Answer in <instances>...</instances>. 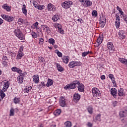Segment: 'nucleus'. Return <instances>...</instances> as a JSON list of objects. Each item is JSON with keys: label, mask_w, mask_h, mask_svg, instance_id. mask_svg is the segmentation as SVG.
Here are the masks:
<instances>
[{"label": "nucleus", "mask_w": 127, "mask_h": 127, "mask_svg": "<svg viewBox=\"0 0 127 127\" xmlns=\"http://www.w3.org/2000/svg\"><path fill=\"white\" fill-rule=\"evenodd\" d=\"M33 5L35 7H36V8H37V6H38V3H37V2L34 1L33 2Z\"/></svg>", "instance_id": "obj_51"}, {"label": "nucleus", "mask_w": 127, "mask_h": 127, "mask_svg": "<svg viewBox=\"0 0 127 127\" xmlns=\"http://www.w3.org/2000/svg\"><path fill=\"white\" fill-rule=\"evenodd\" d=\"M77 85L78 90L79 92H81V93L85 92V86L83 85V84L80 83V81H79V84H77Z\"/></svg>", "instance_id": "obj_10"}, {"label": "nucleus", "mask_w": 127, "mask_h": 127, "mask_svg": "<svg viewBox=\"0 0 127 127\" xmlns=\"http://www.w3.org/2000/svg\"><path fill=\"white\" fill-rule=\"evenodd\" d=\"M53 6L52 5V4L51 3H49L48 4V9L49 10V11H50V10H53Z\"/></svg>", "instance_id": "obj_35"}, {"label": "nucleus", "mask_w": 127, "mask_h": 127, "mask_svg": "<svg viewBox=\"0 0 127 127\" xmlns=\"http://www.w3.org/2000/svg\"><path fill=\"white\" fill-rule=\"evenodd\" d=\"M39 60L40 61H41V62H43V60H44V58H43L42 57H40L39 58Z\"/></svg>", "instance_id": "obj_56"}, {"label": "nucleus", "mask_w": 127, "mask_h": 127, "mask_svg": "<svg viewBox=\"0 0 127 127\" xmlns=\"http://www.w3.org/2000/svg\"><path fill=\"white\" fill-rule=\"evenodd\" d=\"M23 46H21L20 47V50L19 52L21 53H22V52L23 51Z\"/></svg>", "instance_id": "obj_54"}, {"label": "nucleus", "mask_w": 127, "mask_h": 127, "mask_svg": "<svg viewBox=\"0 0 127 127\" xmlns=\"http://www.w3.org/2000/svg\"><path fill=\"white\" fill-rule=\"evenodd\" d=\"M121 19H120V16L119 15H116V21H120Z\"/></svg>", "instance_id": "obj_52"}, {"label": "nucleus", "mask_w": 127, "mask_h": 127, "mask_svg": "<svg viewBox=\"0 0 127 127\" xmlns=\"http://www.w3.org/2000/svg\"><path fill=\"white\" fill-rule=\"evenodd\" d=\"M78 84H79V81L77 80H74L70 83V84L65 85L64 87V89H65V90H70L71 89L72 90H74V89H76V88H77V85H78Z\"/></svg>", "instance_id": "obj_1"}, {"label": "nucleus", "mask_w": 127, "mask_h": 127, "mask_svg": "<svg viewBox=\"0 0 127 127\" xmlns=\"http://www.w3.org/2000/svg\"><path fill=\"white\" fill-rule=\"evenodd\" d=\"M112 104L113 105V107H117V106H118V101H114L112 102Z\"/></svg>", "instance_id": "obj_48"}, {"label": "nucleus", "mask_w": 127, "mask_h": 127, "mask_svg": "<svg viewBox=\"0 0 127 127\" xmlns=\"http://www.w3.org/2000/svg\"><path fill=\"white\" fill-rule=\"evenodd\" d=\"M37 29V32H40L41 31V29H40V28H36Z\"/></svg>", "instance_id": "obj_62"}, {"label": "nucleus", "mask_w": 127, "mask_h": 127, "mask_svg": "<svg viewBox=\"0 0 127 127\" xmlns=\"http://www.w3.org/2000/svg\"><path fill=\"white\" fill-rule=\"evenodd\" d=\"M13 102L14 104H18L20 102V98L15 97L13 99Z\"/></svg>", "instance_id": "obj_34"}, {"label": "nucleus", "mask_w": 127, "mask_h": 127, "mask_svg": "<svg viewBox=\"0 0 127 127\" xmlns=\"http://www.w3.org/2000/svg\"><path fill=\"white\" fill-rule=\"evenodd\" d=\"M59 31L60 33H61V34H64V30H63L62 29H62H59Z\"/></svg>", "instance_id": "obj_53"}, {"label": "nucleus", "mask_w": 127, "mask_h": 127, "mask_svg": "<svg viewBox=\"0 0 127 127\" xmlns=\"http://www.w3.org/2000/svg\"><path fill=\"white\" fill-rule=\"evenodd\" d=\"M11 70L13 71V72H17V73H18V74H21L22 73V70H21V69L15 66L12 67L11 68Z\"/></svg>", "instance_id": "obj_17"}, {"label": "nucleus", "mask_w": 127, "mask_h": 127, "mask_svg": "<svg viewBox=\"0 0 127 127\" xmlns=\"http://www.w3.org/2000/svg\"><path fill=\"white\" fill-rule=\"evenodd\" d=\"M106 17L103 16H101L100 18V24L101 27H105V25L106 24Z\"/></svg>", "instance_id": "obj_9"}, {"label": "nucleus", "mask_w": 127, "mask_h": 127, "mask_svg": "<svg viewBox=\"0 0 127 127\" xmlns=\"http://www.w3.org/2000/svg\"><path fill=\"white\" fill-rule=\"evenodd\" d=\"M91 53V52L88 51V52H84L82 53V57H86L88 54H90Z\"/></svg>", "instance_id": "obj_38"}, {"label": "nucleus", "mask_w": 127, "mask_h": 127, "mask_svg": "<svg viewBox=\"0 0 127 127\" xmlns=\"http://www.w3.org/2000/svg\"><path fill=\"white\" fill-rule=\"evenodd\" d=\"M122 15V16L123 17V19H124V20H125V18H127V15H125V14H124V13H123V15Z\"/></svg>", "instance_id": "obj_59"}, {"label": "nucleus", "mask_w": 127, "mask_h": 127, "mask_svg": "<svg viewBox=\"0 0 127 127\" xmlns=\"http://www.w3.org/2000/svg\"><path fill=\"white\" fill-rule=\"evenodd\" d=\"M92 16H94V17L97 16H98V12H97V10H94L92 11Z\"/></svg>", "instance_id": "obj_43"}, {"label": "nucleus", "mask_w": 127, "mask_h": 127, "mask_svg": "<svg viewBox=\"0 0 127 127\" xmlns=\"http://www.w3.org/2000/svg\"><path fill=\"white\" fill-rule=\"evenodd\" d=\"M23 55L24 54L22 53H19L17 56V59H18V60H19V59H21Z\"/></svg>", "instance_id": "obj_39"}, {"label": "nucleus", "mask_w": 127, "mask_h": 127, "mask_svg": "<svg viewBox=\"0 0 127 127\" xmlns=\"http://www.w3.org/2000/svg\"><path fill=\"white\" fill-rule=\"evenodd\" d=\"M3 60H4V61H6V60H7V57L6 56L3 57Z\"/></svg>", "instance_id": "obj_63"}, {"label": "nucleus", "mask_w": 127, "mask_h": 127, "mask_svg": "<svg viewBox=\"0 0 127 127\" xmlns=\"http://www.w3.org/2000/svg\"><path fill=\"white\" fill-rule=\"evenodd\" d=\"M33 81L35 84H38L39 82V76L38 74L34 75L33 76Z\"/></svg>", "instance_id": "obj_16"}, {"label": "nucleus", "mask_w": 127, "mask_h": 127, "mask_svg": "<svg viewBox=\"0 0 127 127\" xmlns=\"http://www.w3.org/2000/svg\"><path fill=\"white\" fill-rule=\"evenodd\" d=\"M97 43L101 44L102 42H103V38L99 36V37L97 39Z\"/></svg>", "instance_id": "obj_40"}, {"label": "nucleus", "mask_w": 127, "mask_h": 127, "mask_svg": "<svg viewBox=\"0 0 127 127\" xmlns=\"http://www.w3.org/2000/svg\"><path fill=\"white\" fill-rule=\"evenodd\" d=\"M2 8L6 10V11H10L11 10V6L7 5V4H4L2 6Z\"/></svg>", "instance_id": "obj_18"}, {"label": "nucleus", "mask_w": 127, "mask_h": 127, "mask_svg": "<svg viewBox=\"0 0 127 127\" xmlns=\"http://www.w3.org/2000/svg\"><path fill=\"white\" fill-rule=\"evenodd\" d=\"M117 10H118L119 11L121 15H123L124 14V12L123 11H122V8H121V7H120V6H118L117 7Z\"/></svg>", "instance_id": "obj_45"}, {"label": "nucleus", "mask_w": 127, "mask_h": 127, "mask_svg": "<svg viewBox=\"0 0 127 127\" xmlns=\"http://www.w3.org/2000/svg\"><path fill=\"white\" fill-rule=\"evenodd\" d=\"M23 6H24V7L22 8V9L23 13H24V14H25V15H26V14H27V10H26V7L25 6V4H23Z\"/></svg>", "instance_id": "obj_29"}, {"label": "nucleus", "mask_w": 127, "mask_h": 127, "mask_svg": "<svg viewBox=\"0 0 127 127\" xmlns=\"http://www.w3.org/2000/svg\"><path fill=\"white\" fill-rule=\"evenodd\" d=\"M59 19V15H55L52 17V20H53V21H57V20H58Z\"/></svg>", "instance_id": "obj_32"}, {"label": "nucleus", "mask_w": 127, "mask_h": 127, "mask_svg": "<svg viewBox=\"0 0 127 127\" xmlns=\"http://www.w3.org/2000/svg\"><path fill=\"white\" fill-rule=\"evenodd\" d=\"M55 53H56L59 57H62L63 54L61 52H60L58 50H55Z\"/></svg>", "instance_id": "obj_33"}, {"label": "nucleus", "mask_w": 127, "mask_h": 127, "mask_svg": "<svg viewBox=\"0 0 127 127\" xmlns=\"http://www.w3.org/2000/svg\"><path fill=\"white\" fill-rule=\"evenodd\" d=\"M10 116H14V110L12 108H11L10 110Z\"/></svg>", "instance_id": "obj_46"}, {"label": "nucleus", "mask_w": 127, "mask_h": 127, "mask_svg": "<svg viewBox=\"0 0 127 127\" xmlns=\"http://www.w3.org/2000/svg\"><path fill=\"white\" fill-rule=\"evenodd\" d=\"M45 6L44 5H39L38 4V6H37V9L39 10H42V9H44Z\"/></svg>", "instance_id": "obj_31"}, {"label": "nucleus", "mask_w": 127, "mask_h": 127, "mask_svg": "<svg viewBox=\"0 0 127 127\" xmlns=\"http://www.w3.org/2000/svg\"><path fill=\"white\" fill-rule=\"evenodd\" d=\"M32 36L33 38H37L38 35H37V34H36L35 32H33L32 34Z\"/></svg>", "instance_id": "obj_47"}, {"label": "nucleus", "mask_w": 127, "mask_h": 127, "mask_svg": "<svg viewBox=\"0 0 127 127\" xmlns=\"http://www.w3.org/2000/svg\"><path fill=\"white\" fill-rule=\"evenodd\" d=\"M92 92L93 97H98V96H100V94H101V92L99 91L98 88L96 87L92 88Z\"/></svg>", "instance_id": "obj_7"}, {"label": "nucleus", "mask_w": 127, "mask_h": 127, "mask_svg": "<svg viewBox=\"0 0 127 127\" xmlns=\"http://www.w3.org/2000/svg\"><path fill=\"white\" fill-rule=\"evenodd\" d=\"M64 126L66 127H72V124H71V122L67 121L64 123Z\"/></svg>", "instance_id": "obj_37"}, {"label": "nucleus", "mask_w": 127, "mask_h": 127, "mask_svg": "<svg viewBox=\"0 0 127 127\" xmlns=\"http://www.w3.org/2000/svg\"><path fill=\"white\" fill-rule=\"evenodd\" d=\"M118 96H120V97L125 96V92H124L123 88H119L118 89Z\"/></svg>", "instance_id": "obj_22"}, {"label": "nucleus", "mask_w": 127, "mask_h": 127, "mask_svg": "<svg viewBox=\"0 0 127 127\" xmlns=\"http://www.w3.org/2000/svg\"><path fill=\"white\" fill-rule=\"evenodd\" d=\"M63 61L65 64H68L69 63V57L66 56L64 57L63 58Z\"/></svg>", "instance_id": "obj_23"}, {"label": "nucleus", "mask_w": 127, "mask_h": 127, "mask_svg": "<svg viewBox=\"0 0 127 127\" xmlns=\"http://www.w3.org/2000/svg\"><path fill=\"white\" fill-rule=\"evenodd\" d=\"M4 91H3V89H1V90H0V96L1 97V99H3L4 97H5V94L4 93Z\"/></svg>", "instance_id": "obj_28"}, {"label": "nucleus", "mask_w": 127, "mask_h": 127, "mask_svg": "<svg viewBox=\"0 0 127 127\" xmlns=\"http://www.w3.org/2000/svg\"><path fill=\"white\" fill-rule=\"evenodd\" d=\"M87 111L89 114H93V108L91 106H89L88 109Z\"/></svg>", "instance_id": "obj_44"}, {"label": "nucleus", "mask_w": 127, "mask_h": 127, "mask_svg": "<svg viewBox=\"0 0 127 127\" xmlns=\"http://www.w3.org/2000/svg\"><path fill=\"white\" fill-rule=\"evenodd\" d=\"M39 24V23H38V22H36L34 24H33V25L34 26V28H38V25Z\"/></svg>", "instance_id": "obj_49"}, {"label": "nucleus", "mask_w": 127, "mask_h": 127, "mask_svg": "<svg viewBox=\"0 0 127 127\" xmlns=\"http://www.w3.org/2000/svg\"><path fill=\"white\" fill-rule=\"evenodd\" d=\"M119 35L121 38L122 39H124V38H126V33L125 32V31L121 30L119 33Z\"/></svg>", "instance_id": "obj_20"}, {"label": "nucleus", "mask_w": 127, "mask_h": 127, "mask_svg": "<svg viewBox=\"0 0 127 127\" xmlns=\"http://www.w3.org/2000/svg\"><path fill=\"white\" fill-rule=\"evenodd\" d=\"M71 5H73V2L72 1H65L62 3V6H63V8H70Z\"/></svg>", "instance_id": "obj_3"}, {"label": "nucleus", "mask_w": 127, "mask_h": 127, "mask_svg": "<svg viewBox=\"0 0 127 127\" xmlns=\"http://www.w3.org/2000/svg\"><path fill=\"white\" fill-rule=\"evenodd\" d=\"M107 48L110 53H114L115 51V47L112 42H108L107 43Z\"/></svg>", "instance_id": "obj_6"}, {"label": "nucleus", "mask_w": 127, "mask_h": 127, "mask_svg": "<svg viewBox=\"0 0 127 127\" xmlns=\"http://www.w3.org/2000/svg\"><path fill=\"white\" fill-rule=\"evenodd\" d=\"M81 1L84 6H91L92 5V1L89 0H82Z\"/></svg>", "instance_id": "obj_11"}, {"label": "nucleus", "mask_w": 127, "mask_h": 127, "mask_svg": "<svg viewBox=\"0 0 127 127\" xmlns=\"http://www.w3.org/2000/svg\"><path fill=\"white\" fill-rule=\"evenodd\" d=\"M101 80H105L106 79V76L104 75H102L101 76Z\"/></svg>", "instance_id": "obj_58"}, {"label": "nucleus", "mask_w": 127, "mask_h": 127, "mask_svg": "<svg viewBox=\"0 0 127 127\" xmlns=\"http://www.w3.org/2000/svg\"><path fill=\"white\" fill-rule=\"evenodd\" d=\"M25 75H26V72L20 73V76L18 77V81H19L18 83L22 84L23 80L24 79V77H25Z\"/></svg>", "instance_id": "obj_8"}, {"label": "nucleus", "mask_w": 127, "mask_h": 127, "mask_svg": "<svg viewBox=\"0 0 127 127\" xmlns=\"http://www.w3.org/2000/svg\"><path fill=\"white\" fill-rule=\"evenodd\" d=\"M52 85H53V80L49 78L48 79V82L47 83V87H50V86H52Z\"/></svg>", "instance_id": "obj_25"}, {"label": "nucleus", "mask_w": 127, "mask_h": 127, "mask_svg": "<svg viewBox=\"0 0 127 127\" xmlns=\"http://www.w3.org/2000/svg\"><path fill=\"white\" fill-rule=\"evenodd\" d=\"M9 88V82L8 81L4 82L3 87L2 88L3 91H6V90Z\"/></svg>", "instance_id": "obj_13"}, {"label": "nucleus", "mask_w": 127, "mask_h": 127, "mask_svg": "<svg viewBox=\"0 0 127 127\" xmlns=\"http://www.w3.org/2000/svg\"><path fill=\"white\" fill-rule=\"evenodd\" d=\"M1 17L3 18V19L6 20V21H8V22H11V21L14 19L13 17L5 14L1 15Z\"/></svg>", "instance_id": "obj_4"}, {"label": "nucleus", "mask_w": 127, "mask_h": 127, "mask_svg": "<svg viewBox=\"0 0 127 127\" xmlns=\"http://www.w3.org/2000/svg\"><path fill=\"white\" fill-rule=\"evenodd\" d=\"M81 62H80L72 61L69 63L68 66L69 68H74V67L77 66H81Z\"/></svg>", "instance_id": "obj_5"}, {"label": "nucleus", "mask_w": 127, "mask_h": 127, "mask_svg": "<svg viewBox=\"0 0 127 127\" xmlns=\"http://www.w3.org/2000/svg\"><path fill=\"white\" fill-rule=\"evenodd\" d=\"M77 21H79L80 22V23H82V22H83V20L81 18L78 19Z\"/></svg>", "instance_id": "obj_60"}, {"label": "nucleus", "mask_w": 127, "mask_h": 127, "mask_svg": "<svg viewBox=\"0 0 127 127\" xmlns=\"http://www.w3.org/2000/svg\"><path fill=\"white\" fill-rule=\"evenodd\" d=\"M56 66L59 72H63L64 71V68L60 65L59 64H56Z\"/></svg>", "instance_id": "obj_21"}, {"label": "nucleus", "mask_w": 127, "mask_h": 127, "mask_svg": "<svg viewBox=\"0 0 127 127\" xmlns=\"http://www.w3.org/2000/svg\"><path fill=\"white\" fill-rule=\"evenodd\" d=\"M61 114V110L60 109H58L54 112L55 116H56L57 117L59 116V115H60Z\"/></svg>", "instance_id": "obj_30"}, {"label": "nucleus", "mask_w": 127, "mask_h": 127, "mask_svg": "<svg viewBox=\"0 0 127 127\" xmlns=\"http://www.w3.org/2000/svg\"><path fill=\"white\" fill-rule=\"evenodd\" d=\"M39 41H40V43H41V42H43V41H44V40L42 38H40L39 39Z\"/></svg>", "instance_id": "obj_64"}, {"label": "nucleus", "mask_w": 127, "mask_h": 127, "mask_svg": "<svg viewBox=\"0 0 127 127\" xmlns=\"http://www.w3.org/2000/svg\"><path fill=\"white\" fill-rule=\"evenodd\" d=\"M18 23L21 25L23 23H25V21L22 18H19L18 19Z\"/></svg>", "instance_id": "obj_27"}, {"label": "nucleus", "mask_w": 127, "mask_h": 127, "mask_svg": "<svg viewBox=\"0 0 127 127\" xmlns=\"http://www.w3.org/2000/svg\"><path fill=\"white\" fill-rule=\"evenodd\" d=\"M80 99H81V95L78 93H75L73 96L74 102L77 103V102H79V101H80Z\"/></svg>", "instance_id": "obj_12"}, {"label": "nucleus", "mask_w": 127, "mask_h": 127, "mask_svg": "<svg viewBox=\"0 0 127 127\" xmlns=\"http://www.w3.org/2000/svg\"><path fill=\"white\" fill-rule=\"evenodd\" d=\"M14 33L16 36L20 40H23V39H24V36L23 35L22 32L20 31L19 29H15L14 31Z\"/></svg>", "instance_id": "obj_2"}, {"label": "nucleus", "mask_w": 127, "mask_h": 127, "mask_svg": "<svg viewBox=\"0 0 127 127\" xmlns=\"http://www.w3.org/2000/svg\"><path fill=\"white\" fill-rule=\"evenodd\" d=\"M2 64L4 66H6L7 65V62H6L5 61H3Z\"/></svg>", "instance_id": "obj_55"}, {"label": "nucleus", "mask_w": 127, "mask_h": 127, "mask_svg": "<svg viewBox=\"0 0 127 127\" xmlns=\"http://www.w3.org/2000/svg\"><path fill=\"white\" fill-rule=\"evenodd\" d=\"M60 104L61 107H65V106H66V101H65V98L63 97H60Z\"/></svg>", "instance_id": "obj_14"}, {"label": "nucleus", "mask_w": 127, "mask_h": 127, "mask_svg": "<svg viewBox=\"0 0 127 127\" xmlns=\"http://www.w3.org/2000/svg\"><path fill=\"white\" fill-rule=\"evenodd\" d=\"M48 42L52 44V45H54V44L55 43V40L54 39L51 38L48 40Z\"/></svg>", "instance_id": "obj_36"}, {"label": "nucleus", "mask_w": 127, "mask_h": 127, "mask_svg": "<svg viewBox=\"0 0 127 127\" xmlns=\"http://www.w3.org/2000/svg\"><path fill=\"white\" fill-rule=\"evenodd\" d=\"M58 29H62V26H61V25L60 24H58Z\"/></svg>", "instance_id": "obj_61"}, {"label": "nucleus", "mask_w": 127, "mask_h": 127, "mask_svg": "<svg viewBox=\"0 0 127 127\" xmlns=\"http://www.w3.org/2000/svg\"><path fill=\"white\" fill-rule=\"evenodd\" d=\"M32 87L30 86H27L25 88V92H26V93H29V91H30V90H31Z\"/></svg>", "instance_id": "obj_42"}, {"label": "nucleus", "mask_w": 127, "mask_h": 127, "mask_svg": "<svg viewBox=\"0 0 127 127\" xmlns=\"http://www.w3.org/2000/svg\"><path fill=\"white\" fill-rule=\"evenodd\" d=\"M45 86V83L44 82H42L39 85V88H42L43 87H44Z\"/></svg>", "instance_id": "obj_50"}, {"label": "nucleus", "mask_w": 127, "mask_h": 127, "mask_svg": "<svg viewBox=\"0 0 127 127\" xmlns=\"http://www.w3.org/2000/svg\"><path fill=\"white\" fill-rule=\"evenodd\" d=\"M109 77L112 80L113 84L115 85V84H116V81L115 80V77H114V75L110 74L109 75Z\"/></svg>", "instance_id": "obj_24"}, {"label": "nucleus", "mask_w": 127, "mask_h": 127, "mask_svg": "<svg viewBox=\"0 0 127 127\" xmlns=\"http://www.w3.org/2000/svg\"><path fill=\"white\" fill-rule=\"evenodd\" d=\"M115 25L116 26V28H119L120 26L121 25V22L119 21H115Z\"/></svg>", "instance_id": "obj_41"}, {"label": "nucleus", "mask_w": 127, "mask_h": 127, "mask_svg": "<svg viewBox=\"0 0 127 127\" xmlns=\"http://www.w3.org/2000/svg\"><path fill=\"white\" fill-rule=\"evenodd\" d=\"M44 30H46L47 33H50V32H51V30H50V28H49V27L46 25L44 26Z\"/></svg>", "instance_id": "obj_26"}, {"label": "nucleus", "mask_w": 127, "mask_h": 127, "mask_svg": "<svg viewBox=\"0 0 127 127\" xmlns=\"http://www.w3.org/2000/svg\"><path fill=\"white\" fill-rule=\"evenodd\" d=\"M93 122L96 123V122H101V114L97 115L95 118L93 117Z\"/></svg>", "instance_id": "obj_19"}, {"label": "nucleus", "mask_w": 127, "mask_h": 127, "mask_svg": "<svg viewBox=\"0 0 127 127\" xmlns=\"http://www.w3.org/2000/svg\"><path fill=\"white\" fill-rule=\"evenodd\" d=\"M118 90H117L116 88H112L111 89V93L112 96H113L114 98H117V93Z\"/></svg>", "instance_id": "obj_15"}, {"label": "nucleus", "mask_w": 127, "mask_h": 127, "mask_svg": "<svg viewBox=\"0 0 127 127\" xmlns=\"http://www.w3.org/2000/svg\"><path fill=\"white\" fill-rule=\"evenodd\" d=\"M87 126H88L89 127H93V124L90 122H88L87 124Z\"/></svg>", "instance_id": "obj_57"}]
</instances>
